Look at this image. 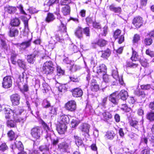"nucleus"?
Returning a JSON list of instances; mask_svg holds the SVG:
<instances>
[{"mask_svg": "<svg viewBox=\"0 0 154 154\" xmlns=\"http://www.w3.org/2000/svg\"><path fill=\"white\" fill-rule=\"evenodd\" d=\"M89 29L88 27H86L84 29V32L87 36H89Z\"/></svg>", "mask_w": 154, "mask_h": 154, "instance_id": "58", "label": "nucleus"}, {"mask_svg": "<svg viewBox=\"0 0 154 154\" xmlns=\"http://www.w3.org/2000/svg\"><path fill=\"white\" fill-rule=\"evenodd\" d=\"M58 121L60 124H65L66 125L69 122V119L67 115H63L59 117Z\"/></svg>", "mask_w": 154, "mask_h": 154, "instance_id": "11", "label": "nucleus"}, {"mask_svg": "<svg viewBox=\"0 0 154 154\" xmlns=\"http://www.w3.org/2000/svg\"><path fill=\"white\" fill-rule=\"evenodd\" d=\"M27 13H29L30 14H33L36 13L37 12V11L35 8H31L28 9L27 10Z\"/></svg>", "mask_w": 154, "mask_h": 154, "instance_id": "57", "label": "nucleus"}, {"mask_svg": "<svg viewBox=\"0 0 154 154\" xmlns=\"http://www.w3.org/2000/svg\"><path fill=\"white\" fill-rule=\"evenodd\" d=\"M29 154H40V152L38 150H30L29 152Z\"/></svg>", "mask_w": 154, "mask_h": 154, "instance_id": "62", "label": "nucleus"}, {"mask_svg": "<svg viewBox=\"0 0 154 154\" xmlns=\"http://www.w3.org/2000/svg\"><path fill=\"white\" fill-rule=\"evenodd\" d=\"M7 125L8 127H14L16 126V124L14 122L11 120H9L7 122Z\"/></svg>", "mask_w": 154, "mask_h": 154, "instance_id": "46", "label": "nucleus"}, {"mask_svg": "<svg viewBox=\"0 0 154 154\" xmlns=\"http://www.w3.org/2000/svg\"><path fill=\"white\" fill-rule=\"evenodd\" d=\"M90 125L87 123L82 124L79 127V129L82 132L88 133L89 132Z\"/></svg>", "mask_w": 154, "mask_h": 154, "instance_id": "16", "label": "nucleus"}, {"mask_svg": "<svg viewBox=\"0 0 154 154\" xmlns=\"http://www.w3.org/2000/svg\"><path fill=\"white\" fill-rule=\"evenodd\" d=\"M42 132V131L41 128L37 127L31 129V134L32 137L37 140L40 138Z\"/></svg>", "mask_w": 154, "mask_h": 154, "instance_id": "3", "label": "nucleus"}, {"mask_svg": "<svg viewBox=\"0 0 154 154\" xmlns=\"http://www.w3.org/2000/svg\"><path fill=\"white\" fill-rule=\"evenodd\" d=\"M58 149L61 152H66L69 148V145L66 142H62L59 143L58 145Z\"/></svg>", "mask_w": 154, "mask_h": 154, "instance_id": "8", "label": "nucleus"}, {"mask_svg": "<svg viewBox=\"0 0 154 154\" xmlns=\"http://www.w3.org/2000/svg\"><path fill=\"white\" fill-rule=\"evenodd\" d=\"M70 11V7L68 5H65L62 8V12L64 15L69 14Z\"/></svg>", "mask_w": 154, "mask_h": 154, "instance_id": "20", "label": "nucleus"}, {"mask_svg": "<svg viewBox=\"0 0 154 154\" xmlns=\"http://www.w3.org/2000/svg\"><path fill=\"white\" fill-rule=\"evenodd\" d=\"M129 123L131 126L135 129H138V122L136 120H131L129 121Z\"/></svg>", "mask_w": 154, "mask_h": 154, "instance_id": "36", "label": "nucleus"}, {"mask_svg": "<svg viewBox=\"0 0 154 154\" xmlns=\"http://www.w3.org/2000/svg\"><path fill=\"white\" fill-rule=\"evenodd\" d=\"M79 123V122L77 120L72 119L71 122V126L72 128H75Z\"/></svg>", "mask_w": 154, "mask_h": 154, "instance_id": "47", "label": "nucleus"}, {"mask_svg": "<svg viewBox=\"0 0 154 154\" xmlns=\"http://www.w3.org/2000/svg\"><path fill=\"white\" fill-rule=\"evenodd\" d=\"M101 57L103 58H106L109 57L111 54V51L109 49H107L104 51H102Z\"/></svg>", "mask_w": 154, "mask_h": 154, "instance_id": "32", "label": "nucleus"}, {"mask_svg": "<svg viewBox=\"0 0 154 154\" xmlns=\"http://www.w3.org/2000/svg\"><path fill=\"white\" fill-rule=\"evenodd\" d=\"M74 137L75 140V143L78 146L81 145L83 143V141L81 138L76 135H74Z\"/></svg>", "mask_w": 154, "mask_h": 154, "instance_id": "30", "label": "nucleus"}, {"mask_svg": "<svg viewBox=\"0 0 154 154\" xmlns=\"http://www.w3.org/2000/svg\"><path fill=\"white\" fill-rule=\"evenodd\" d=\"M69 78L71 81L73 82H78L79 81V79L77 77L73 76L72 77H69Z\"/></svg>", "mask_w": 154, "mask_h": 154, "instance_id": "49", "label": "nucleus"}, {"mask_svg": "<svg viewBox=\"0 0 154 154\" xmlns=\"http://www.w3.org/2000/svg\"><path fill=\"white\" fill-rule=\"evenodd\" d=\"M39 149L41 151H45L46 152H48L49 150L48 146L47 145H43L39 147Z\"/></svg>", "mask_w": 154, "mask_h": 154, "instance_id": "40", "label": "nucleus"}, {"mask_svg": "<svg viewBox=\"0 0 154 154\" xmlns=\"http://www.w3.org/2000/svg\"><path fill=\"white\" fill-rule=\"evenodd\" d=\"M57 71L58 73L59 74L57 75H63L64 73V71L61 69L60 68H57Z\"/></svg>", "mask_w": 154, "mask_h": 154, "instance_id": "63", "label": "nucleus"}, {"mask_svg": "<svg viewBox=\"0 0 154 154\" xmlns=\"http://www.w3.org/2000/svg\"><path fill=\"white\" fill-rule=\"evenodd\" d=\"M11 148L14 150V149L16 151L18 149L19 151H22L24 149L23 145L21 142L16 141L14 145H13Z\"/></svg>", "mask_w": 154, "mask_h": 154, "instance_id": "13", "label": "nucleus"}, {"mask_svg": "<svg viewBox=\"0 0 154 154\" xmlns=\"http://www.w3.org/2000/svg\"><path fill=\"white\" fill-rule=\"evenodd\" d=\"M59 1V0H49L47 4V5L49 6L52 5L54 3H58Z\"/></svg>", "mask_w": 154, "mask_h": 154, "instance_id": "45", "label": "nucleus"}, {"mask_svg": "<svg viewBox=\"0 0 154 154\" xmlns=\"http://www.w3.org/2000/svg\"><path fill=\"white\" fill-rule=\"evenodd\" d=\"M38 51H34L32 54L28 55L27 56V60L28 62L30 63L33 64L35 60V58L38 56Z\"/></svg>", "mask_w": 154, "mask_h": 154, "instance_id": "7", "label": "nucleus"}, {"mask_svg": "<svg viewBox=\"0 0 154 154\" xmlns=\"http://www.w3.org/2000/svg\"><path fill=\"white\" fill-rule=\"evenodd\" d=\"M138 55L137 53L134 51H133L132 56L131 57L132 60L136 61L138 60Z\"/></svg>", "mask_w": 154, "mask_h": 154, "instance_id": "39", "label": "nucleus"}, {"mask_svg": "<svg viewBox=\"0 0 154 154\" xmlns=\"http://www.w3.org/2000/svg\"><path fill=\"white\" fill-rule=\"evenodd\" d=\"M106 68L104 64H102L97 68V73L100 76H103V81L106 83L114 85L111 81L110 76L106 74Z\"/></svg>", "mask_w": 154, "mask_h": 154, "instance_id": "2", "label": "nucleus"}, {"mask_svg": "<svg viewBox=\"0 0 154 154\" xmlns=\"http://www.w3.org/2000/svg\"><path fill=\"white\" fill-rule=\"evenodd\" d=\"M57 108L52 107L50 109V113L54 115H56L57 114Z\"/></svg>", "mask_w": 154, "mask_h": 154, "instance_id": "55", "label": "nucleus"}, {"mask_svg": "<svg viewBox=\"0 0 154 154\" xmlns=\"http://www.w3.org/2000/svg\"><path fill=\"white\" fill-rule=\"evenodd\" d=\"M42 125L45 129L46 131H47L48 130H49L50 128L45 122L43 121L42 122Z\"/></svg>", "mask_w": 154, "mask_h": 154, "instance_id": "60", "label": "nucleus"}, {"mask_svg": "<svg viewBox=\"0 0 154 154\" xmlns=\"http://www.w3.org/2000/svg\"><path fill=\"white\" fill-rule=\"evenodd\" d=\"M67 128L65 124H60L57 127V130L58 133L60 134H63Z\"/></svg>", "mask_w": 154, "mask_h": 154, "instance_id": "14", "label": "nucleus"}, {"mask_svg": "<svg viewBox=\"0 0 154 154\" xmlns=\"http://www.w3.org/2000/svg\"><path fill=\"white\" fill-rule=\"evenodd\" d=\"M8 147L6 143H3L0 145V151L4 152L8 149Z\"/></svg>", "mask_w": 154, "mask_h": 154, "instance_id": "41", "label": "nucleus"}, {"mask_svg": "<svg viewBox=\"0 0 154 154\" xmlns=\"http://www.w3.org/2000/svg\"><path fill=\"white\" fill-rule=\"evenodd\" d=\"M119 95L121 99L123 100H126L128 97V94L127 91L124 90H122L119 94Z\"/></svg>", "mask_w": 154, "mask_h": 154, "instance_id": "18", "label": "nucleus"}, {"mask_svg": "<svg viewBox=\"0 0 154 154\" xmlns=\"http://www.w3.org/2000/svg\"><path fill=\"white\" fill-rule=\"evenodd\" d=\"M43 67L51 68V70L54 69V65L51 61H46L44 63Z\"/></svg>", "mask_w": 154, "mask_h": 154, "instance_id": "26", "label": "nucleus"}, {"mask_svg": "<svg viewBox=\"0 0 154 154\" xmlns=\"http://www.w3.org/2000/svg\"><path fill=\"white\" fill-rule=\"evenodd\" d=\"M72 96L75 97H80L83 95L82 90L79 88H74L71 90Z\"/></svg>", "mask_w": 154, "mask_h": 154, "instance_id": "10", "label": "nucleus"}, {"mask_svg": "<svg viewBox=\"0 0 154 154\" xmlns=\"http://www.w3.org/2000/svg\"><path fill=\"white\" fill-rule=\"evenodd\" d=\"M12 79L11 76H7L3 78L2 82L3 88H9L12 86Z\"/></svg>", "mask_w": 154, "mask_h": 154, "instance_id": "4", "label": "nucleus"}, {"mask_svg": "<svg viewBox=\"0 0 154 154\" xmlns=\"http://www.w3.org/2000/svg\"><path fill=\"white\" fill-rule=\"evenodd\" d=\"M109 9L110 10L114 12L115 13H120L121 11V8L119 7H115L113 5H111L109 6Z\"/></svg>", "mask_w": 154, "mask_h": 154, "instance_id": "29", "label": "nucleus"}, {"mask_svg": "<svg viewBox=\"0 0 154 154\" xmlns=\"http://www.w3.org/2000/svg\"><path fill=\"white\" fill-rule=\"evenodd\" d=\"M140 39V36L139 35L137 34H135L134 35L133 40V42L134 43H136L139 41Z\"/></svg>", "mask_w": 154, "mask_h": 154, "instance_id": "54", "label": "nucleus"}, {"mask_svg": "<svg viewBox=\"0 0 154 154\" xmlns=\"http://www.w3.org/2000/svg\"><path fill=\"white\" fill-rule=\"evenodd\" d=\"M121 109L126 112H128L130 110V108H128L126 104H122V106Z\"/></svg>", "mask_w": 154, "mask_h": 154, "instance_id": "50", "label": "nucleus"}, {"mask_svg": "<svg viewBox=\"0 0 154 154\" xmlns=\"http://www.w3.org/2000/svg\"><path fill=\"white\" fill-rule=\"evenodd\" d=\"M152 42V40L151 38H146L145 39V45H149Z\"/></svg>", "mask_w": 154, "mask_h": 154, "instance_id": "48", "label": "nucleus"}, {"mask_svg": "<svg viewBox=\"0 0 154 154\" xmlns=\"http://www.w3.org/2000/svg\"><path fill=\"white\" fill-rule=\"evenodd\" d=\"M146 118L150 121L154 120V112H150L147 114Z\"/></svg>", "mask_w": 154, "mask_h": 154, "instance_id": "42", "label": "nucleus"}, {"mask_svg": "<svg viewBox=\"0 0 154 154\" xmlns=\"http://www.w3.org/2000/svg\"><path fill=\"white\" fill-rule=\"evenodd\" d=\"M43 106L45 108H48L50 106V103L49 101L45 100L43 101Z\"/></svg>", "mask_w": 154, "mask_h": 154, "instance_id": "52", "label": "nucleus"}, {"mask_svg": "<svg viewBox=\"0 0 154 154\" xmlns=\"http://www.w3.org/2000/svg\"><path fill=\"white\" fill-rule=\"evenodd\" d=\"M17 63L20 67L23 69L26 68V63L24 60H17Z\"/></svg>", "mask_w": 154, "mask_h": 154, "instance_id": "38", "label": "nucleus"}, {"mask_svg": "<svg viewBox=\"0 0 154 154\" xmlns=\"http://www.w3.org/2000/svg\"><path fill=\"white\" fill-rule=\"evenodd\" d=\"M112 75L113 77L116 81L118 79V73L117 68L115 67L112 71Z\"/></svg>", "mask_w": 154, "mask_h": 154, "instance_id": "27", "label": "nucleus"}, {"mask_svg": "<svg viewBox=\"0 0 154 154\" xmlns=\"http://www.w3.org/2000/svg\"><path fill=\"white\" fill-rule=\"evenodd\" d=\"M135 94L140 96L143 94V91L141 90L140 89H137L134 91Z\"/></svg>", "mask_w": 154, "mask_h": 154, "instance_id": "51", "label": "nucleus"}, {"mask_svg": "<svg viewBox=\"0 0 154 154\" xmlns=\"http://www.w3.org/2000/svg\"><path fill=\"white\" fill-rule=\"evenodd\" d=\"M121 31L117 29L116 30L113 34V37L115 39H119L118 43L120 44L122 43L124 40V37L123 35H120L121 33Z\"/></svg>", "mask_w": 154, "mask_h": 154, "instance_id": "6", "label": "nucleus"}, {"mask_svg": "<svg viewBox=\"0 0 154 154\" xmlns=\"http://www.w3.org/2000/svg\"><path fill=\"white\" fill-rule=\"evenodd\" d=\"M55 18L53 14L48 13L46 19V21L48 22H49L53 21Z\"/></svg>", "mask_w": 154, "mask_h": 154, "instance_id": "33", "label": "nucleus"}, {"mask_svg": "<svg viewBox=\"0 0 154 154\" xmlns=\"http://www.w3.org/2000/svg\"><path fill=\"white\" fill-rule=\"evenodd\" d=\"M114 118L116 122H119L120 121V116L118 114H116L114 116Z\"/></svg>", "mask_w": 154, "mask_h": 154, "instance_id": "64", "label": "nucleus"}, {"mask_svg": "<svg viewBox=\"0 0 154 154\" xmlns=\"http://www.w3.org/2000/svg\"><path fill=\"white\" fill-rule=\"evenodd\" d=\"M116 135L113 131H108L105 135L106 138L109 139H112Z\"/></svg>", "mask_w": 154, "mask_h": 154, "instance_id": "23", "label": "nucleus"}, {"mask_svg": "<svg viewBox=\"0 0 154 154\" xmlns=\"http://www.w3.org/2000/svg\"><path fill=\"white\" fill-rule=\"evenodd\" d=\"M70 3V1L69 0H61L60 2V5H67Z\"/></svg>", "mask_w": 154, "mask_h": 154, "instance_id": "56", "label": "nucleus"}, {"mask_svg": "<svg viewBox=\"0 0 154 154\" xmlns=\"http://www.w3.org/2000/svg\"><path fill=\"white\" fill-rule=\"evenodd\" d=\"M118 94L116 93H113L111 94L109 97V100L113 104L116 105L117 104V101L116 97L118 96Z\"/></svg>", "mask_w": 154, "mask_h": 154, "instance_id": "17", "label": "nucleus"}, {"mask_svg": "<svg viewBox=\"0 0 154 154\" xmlns=\"http://www.w3.org/2000/svg\"><path fill=\"white\" fill-rule=\"evenodd\" d=\"M24 32L26 33H28L29 31L28 25V21L27 20H24Z\"/></svg>", "mask_w": 154, "mask_h": 154, "instance_id": "43", "label": "nucleus"}, {"mask_svg": "<svg viewBox=\"0 0 154 154\" xmlns=\"http://www.w3.org/2000/svg\"><path fill=\"white\" fill-rule=\"evenodd\" d=\"M86 110L89 115L92 114L94 112V109L92 108L91 107L86 108Z\"/></svg>", "mask_w": 154, "mask_h": 154, "instance_id": "53", "label": "nucleus"}, {"mask_svg": "<svg viewBox=\"0 0 154 154\" xmlns=\"http://www.w3.org/2000/svg\"><path fill=\"white\" fill-rule=\"evenodd\" d=\"M31 44V41L29 40L23 42L18 45L20 49L21 50H24L26 48L29 46Z\"/></svg>", "mask_w": 154, "mask_h": 154, "instance_id": "15", "label": "nucleus"}, {"mask_svg": "<svg viewBox=\"0 0 154 154\" xmlns=\"http://www.w3.org/2000/svg\"><path fill=\"white\" fill-rule=\"evenodd\" d=\"M90 63L91 65H92L93 66H94L96 63V61L94 57H92L91 58L90 60Z\"/></svg>", "mask_w": 154, "mask_h": 154, "instance_id": "61", "label": "nucleus"}, {"mask_svg": "<svg viewBox=\"0 0 154 154\" xmlns=\"http://www.w3.org/2000/svg\"><path fill=\"white\" fill-rule=\"evenodd\" d=\"M5 115L13 113V118L16 122L23 123L26 118V111L21 107H17L12 110L10 108H5Z\"/></svg>", "mask_w": 154, "mask_h": 154, "instance_id": "1", "label": "nucleus"}, {"mask_svg": "<svg viewBox=\"0 0 154 154\" xmlns=\"http://www.w3.org/2000/svg\"><path fill=\"white\" fill-rule=\"evenodd\" d=\"M82 29L80 27L78 28L75 32V35L78 38H80L82 36Z\"/></svg>", "mask_w": 154, "mask_h": 154, "instance_id": "28", "label": "nucleus"}, {"mask_svg": "<svg viewBox=\"0 0 154 154\" xmlns=\"http://www.w3.org/2000/svg\"><path fill=\"white\" fill-rule=\"evenodd\" d=\"M51 68L48 67L47 68L45 67H43V72L44 73L47 75L52 74L53 72L54 69H52V70H51Z\"/></svg>", "mask_w": 154, "mask_h": 154, "instance_id": "31", "label": "nucleus"}, {"mask_svg": "<svg viewBox=\"0 0 154 154\" xmlns=\"http://www.w3.org/2000/svg\"><path fill=\"white\" fill-rule=\"evenodd\" d=\"M5 10L9 14H11L15 12L16 8L14 7L6 6L5 8Z\"/></svg>", "mask_w": 154, "mask_h": 154, "instance_id": "24", "label": "nucleus"}, {"mask_svg": "<svg viewBox=\"0 0 154 154\" xmlns=\"http://www.w3.org/2000/svg\"><path fill=\"white\" fill-rule=\"evenodd\" d=\"M19 33L18 30L15 28H11L8 34L11 37H14L17 35Z\"/></svg>", "mask_w": 154, "mask_h": 154, "instance_id": "21", "label": "nucleus"}, {"mask_svg": "<svg viewBox=\"0 0 154 154\" xmlns=\"http://www.w3.org/2000/svg\"><path fill=\"white\" fill-rule=\"evenodd\" d=\"M8 136L11 140L16 139L14 133L12 130H10L8 133Z\"/></svg>", "mask_w": 154, "mask_h": 154, "instance_id": "37", "label": "nucleus"}, {"mask_svg": "<svg viewBox=\"0 0 154 154\" xmlns=\"http://www.w3.org/2000/svg\"><path fill=\"white\" fill-rule=\"evenodd\" d=\"M18 8H19L20 11L22 14H24V15H27L28 16V17L27 18V19H29L30 18V16L29 15H28L23 10V7L21 5H19Z\"/></svg>", "mask_w": 154, "mask_h": 154, "instance_id": "44", "label": "nucleus"}, {"mask_svg": "<svg viewBox=\"0 0 154 154\" xmlns=\"http://www.w3.org/2000/svg\"><path fill=\"white\" fill-rule=\"evenodd\" d=\"M20 23V20L17 18H15L11 20V24L13 26H18Z\"/></svg>", "mask_w": 154, "mask_h": 154, "instance_id": "25", "label": "nucleus"}, {"mask_svg": "<svg viewBox=\"0 0 154 154\" xmlns=\"http://www.w3.org/2000/svg\"><path fill=\"white\" fill-rule=\"evenodd\" d=\"M103 117V119L105 121L111 119L112 118V116L111 113L108 112H105L102 114Z\"/></svg>", "mask_w": 154, "mask_h": 154, "instance_id": "22", "label": "nucleus"}, {"mask_svg": "<svg viewBox=\"0 0 154 154\" xmlns=\"http://www.w3.org/2000/svg\"><path fill=\"white\" fill-rule=\"evenodd\" d=\"M146 53L147 55H149L151 57H152L154 56V54L153 52L149 50H146Z\"/></svg>", "mask_w": 154, "mask_h": 154, "instance_id": "59", "label": "nucleus"}, {"mask_svg": "<svg viewBox=\"0 0 154 154\" xmlns=\"http://www.w3.org/2000/svg\"><path fill=\"white\" fill-rule=\"evenodd\" d=\"M107 42L104 39H100L97 42V44L101 47H103L106 45Z\"/></svg>", "mask_w": 154, "mask_h": 154, "instance_id": "34", "label": "nucleus"}, {"mask_svg": "<svg viewBox=\"0 0 154 154\" xmlns=\"http://www.w3.org/2000/svg\"><path fill=\"white\" fill-rule=\"evenodd\" d=\"M61 25L58 27V30L63 32H66V27L65 25L63 23L62 21L60 20Z\"/></svg>", "mask_w": 154, "mask_h": 154, "instance_id": "35", "label": "nucleus"}, {"mask_svg": "<svg viewBox=\"0 0 154 154\" xmlns=\"http://www.w3.org/2000/svg\"><path fill=\"white\" fill-rule=\"evenodd\" d=\"M143 20L142 18L139 16L135 17L133 22V24L137 28H139L142 25Z\"/></svg>", "mask_w": 154, "mask_h": 154, "instance_id": "9", "label": "nucleus"}, {"mask_svg": "<svg viewBox=\"0 0 154 154\" xmlns=\"http://www.w3.org/2000/svg\"><path fill=\"white\" fill-rule=\"evenodd\" d=\"M92 81L91 83L90 88L92 91H97L99 89V85L95 82L94 80Z\"/></svg>", "mask_w": 154, "mask_h": 154, "instance_id": "19", "label": "nucleus"}, {"mask_svg": "<svg viewBox=\"0 0 154 154\" xmlns=\"http://www.w3.org/2000/svg\"><path fill=\"white\" fill-rule=\"evenodd\" d=\"M65 106L67 110L70 112H73L76 109V103L74 100H71L66 103Z\"/></svg>", "mask_w": 154, "mask_h": 154, "instance_id": "5", "label": "nucleus"}, {"mask_svg": "<svg viewBox=\"0 0 154 154\" xmlns=\"http://www.w3.org/2000/svg\"><path fill=\"white\" fill-rule=\"evenodd\" d=\"M11 99L13 105L17 106L19 104L20 97L17 94L12 95L11 97Z\"/></svg>", "mask_w": 154, "mask_h": 154, "instance_id": "12", "label": "nucleus"}]
</instances>
